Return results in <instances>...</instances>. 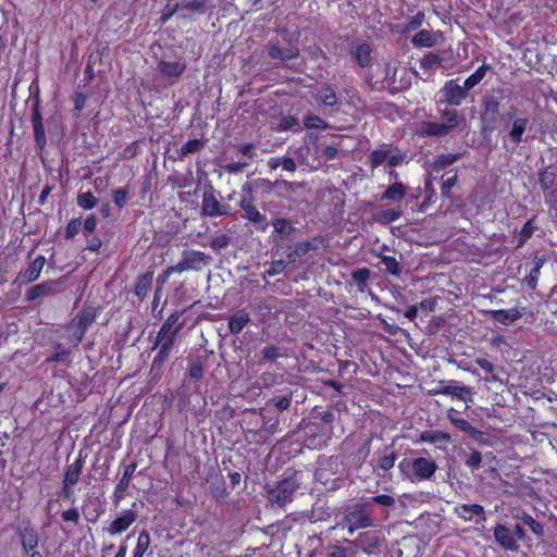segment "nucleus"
<instances>
[{
    "instance_id": "nucleus-1",
    "label": "nucleus",
    "mask_w": 557,
    "mask_h": 557,
    "mask_svg": "<svg viewBox=\"0 0 557 557\" xmlns=\"http://www.w3.org/2000/svg\"><path fill=\"white\" fill-rule=\"evenodd\" d=\"M440 114L443 122L423 121L420 123L419 133L423 136L444 137L466 121V117L454 109H444Z\"/></svg>"
},
{
    "instance_id": "nucleus-2",
    "label": "nucleus",
    "mask_w": 557,
    "mask_h": 557,
    "mask_svg": "<svg viewBox=\"0 0 557 557\" xmlns=\"http://www.w3.org/2000/svg\"><path fill=\"white\" fill-rule=\"evenodd\" d=\"M407 154L396 147L383 145L373 150L369 156V162L372 169L383 164L395 168L401 165L406 161Z\"/></svg>"
},
{
    "instance_id": "nucleus-3",
    "label": "nucleus",
    "mask_w": 557,
    "mask_h": 557,
    "mask_svg": "<svg viewBox=\"0 0 557 557\" xmlns=\"http://www.w3.org/2000/svg\"><path fill=\"white\" fill-rule=\"evenodd\" d=\"M400 469L405 472L409 469L412 474L407 476L412 481H423L431 479L437 470V465L434 460L424 457H419L411 460H404L399 465Z\"/></svg>"
},
{
    "instance_id": "nucleus-4",
    "label": "nucleus",
    "mask_w": 557,
    "mask_h": 557,
    "mask_svg": "<svg viewBox=\"0 0 557 557\" xmlns=\"http://www.w3.org/2000/svg\"><path fill=\"white\" fill-rule=\"evenodd\" d=\"M210 261L211 258L202 251L185 250L182 253V259L175 265L170 267V272L199 271Z\"/></svg>"
},
{
    "instance_id": "nucleus-5",
    "label": "nucleus",
    "mask_w": 557,
    "mask_h": 557,
    "mask_svg": "<svg viewBox=\"0 0 557 557\" xmlns=\"http://www.w3.org/2000/svg\"><path fill=\"white\" fill-rule=\"evenodd\" d=\"M96 318L94 308H84L75 315L67 327V332L74 337V344L78 345L86 332Z\"/></svg>"
},
{
    "instance_id": "nucleus-6",
    "label": "nucleus",
    "mask_w": 557,
    "mask_h": 557,
    "mask_svg": "<svg viewBox=\"0 0 557 557\" xmlns=\"http://www.w3.org/2000/svg\"><path fill=\"white\" fill-rule=\"evenodd\" d=\"M297 484L293 480H283L274 488L268 491L269 500L280 507L292 502Z\"/></svg>"
},
{
    "instance_id": "nucleus-7",
    "label": "nucleus",
    "mask_w": 557,
    "mask_h": 557,
    "mask_svg": "<svg viewBox=\"0 0 557 557\" xmlns=\"http://www.w3.org/2000/svg\"><path fill=\"white\" fill-rule=\"evenodd\" d=\"M178 320L180 314L177 312L168 317L158 333L157 345L174 346L176 336L182 327V325L178 324Z\"/></svg>"
},
{
    "instance_id": "nucleus-8",
    "label": "nucleus",
    "mask_w": 557,
    "mask_h": 557,
    "mask_svg": "<svg viewBox=\"0 0 557 557\" xmlns=\"http://www.w3.org/2000/svg\"><path fill=\"white\" fill-rule=\"evenodd\" d=\"M429 394L430 395H449V396L457 398L459 400H462L465 403L472 400L471 389L468 386L461 385L456 381H450L448 384L440 385L433 389H430Z\"/></svg>"
},
{
    "instance_id": "nucleus-9",
    "label": "nucleus",
    "mask_w": 557,
    "mask_h": 557,
    "mask_svg": "<svg viewBox=\"0 0 557 557\" xmlns=\"http://www.w3.org/2000/svg\"><path fill=\"white\" fill-rule=\"evenodd\" d=\"M228 206H223L212 191H205L201 201V214L214 218L228 214Z\"/></svg>"
},
{
    "instance_id": "nucleus-10",
    "label": "nucleus",
    "mask_w": 557,
    "mask_h": 557,
    "mask_svg": "<svg viewBox=\"0 0 557 557\" xmlns=\"http://www.w3.org/2000/svg\"><path fill=\"white\" fill-rule=\"evenodd\" d=\"M457 517L465 521L481 523L486 520L483 506L478 504H462L454 508Z\"/></svg>"
},
{
    "instance_id": "nucleus-11",
    "label": "nucleus",
    "mask_w": 557,
    "mask_h": 557,
    "mask_svg": "<svg viewBox=\"0 0 557 557\" xmlns=\"http://www.w3.org/2000/svg\"><path fill=\"white\" fill-rule=\"evenodd\" d=\"M444 101L450 106H460L462 100L467 97V89L462 85H459L457 81L451 79L445 83L442 88Z\"/></svg>"
},
{
    "instance_id": "nucleus-12",
    "label": "nucleus",
    "mask_w": 557,
    "mask_h": 557,
    "mask_svg": "<svg viewBox=\"0 0 557 557\" xmlns=\"http://www.w3.org/2000/svg\"><path fill=\"white\" fill-rule=\"evenodd\" d=\"M137 512L133 509L123 510L104 530L110 535L121 534L137 520Z\"/></svg>"
},
{
    "instance_id": "nucleus-13",
    "label": "nucleus",
    "mask_w": 557,
    "mask_h": 557,
    "mask_svg": "<svg viewBox=\"0 0 557 557\" xmlns=\"http://www.w3.org/2000/svg\"><path fill=\"white\" fill-rule=\"evenodd\" d=\"M181 10L202 15L209 10V3L208 0H181L174 4L170 11V15H173Z\"/></svg>"
},
{
    "instance_id": "nucleus-14",
    "label": "nucleus",
    "mask_w": 557,
    "mask_h": 557,
    "mask_svg": "<svg viewBox=\"0 0 557 557\" xmlns=\"http://www.w3.org/2000/svg\"><path fill=\"white\" fill-rule=\"evenodd\" d=\"M511 124L507 125L508 136L513 145H519L522 141V136L530 124L528 117H511Z\"/></svg>"
},
{
    "instance_id": "nucleus-15",
    "label": "nucleus",
    "mask_w": 557,
    "mask_h": 557,
    "mask_svg": "<svg viewBox=\"0 0 557 557\" xmlns=\"http://www.w3.org/2000/svg\"><path fill=\"white\" fill-rule=\"evenodd\" d=\"M494 536L496 542L505 549L512 552L518 549L515 535L507 527L503 524L496 525L494 529Z\"/></svg>"
},
{
    "instance_id": "nucleus-16",
    "label": "nucleus",
    "mask_w": 557,
    "mask_h": 557,
    "mask_svg": "<svg viewBox=\"0 0 557 557\" xmlns=\"http://www.w3.org/2000/svg\"><path fill=\"white\" fill-rule=\"evenodd\" d=\"M486 314L494 321L504 324L510 325L518 319L522 317V312L517 308H511L508 310L499 309V310H490Z\"/></svg>"
},
{
    "instance_id": "nucleus-17",
    "label": "nucleus",
    "mask_w": 557,
    "mask_h": 557,
    "mask_svg": "<svg viewBox=\"0 0 557 557\" xmlns=\"http://www.w3.org/2000/svg\"><path fill=\"white\" fill-rule=\"evenodd\" d=\"M278 430V420L275 419L273 421L269 420L263 422L262 426L256 431H250L248 433V436L251 441H255L257 443L265 442L268 438L276 433Z\"/></svg>"
},
{
    "instance_id": "nucleus-18",
    "label": "nucleus",
    "mask_w": 557,
    "mask_h": 557,
    "mask_svg": "<svg viewBox=\"0 0 557 557\" xmlns=\"http://www.w3.org/2000/svg\"><path fill=\"white\" fill-rule=\"evenodd\" d=\"M450 440V435L442 431H424L420 434L421 442L434 444L440 449H445Z\"/></svg>"
},
{
    "instance_id": "nucleus-19",
    "label": "nucleus",
    "mask_w": 557,
    "mask_h": 557,
    "mask_svg": "<svg viewBox=\"0 0 557 557\" xmlns=\"http://www.w3.org/2000/svg\"><path fill=\"white\" fill-rule=\"evenodd\" d=\"M45 263L46 258L44 256H38L25 271L20 273L18 277L25 283L36 281L39 277Z\"/></svg>"
},
{
    "instance_id": "nucleus-20",
    "label": "nucleus",
    "mask_w": 557,
    "mask_h": 557,
    "mask_svg": "<svg viewBox=\"0 0 557 557\" xmlns=\"http://www.w3.org/2000/svg\"><path fill=\"white\" fill-rule=\"evenodd\" d=\"M345 521L346 523H350L357 529H364L373 525L372 519L362 509H356L347 513Z\"/></svg>"
},
{
    "instance_id": "nucleus-21",
    "label": "nucleus",
    "mask_w": 557,
    "mask_h": 557,
    "mask_svg": "<svg viewBox=\"0 0 557 557\" xmlns=\"http://www.w3.org/2000/svg\"><path fill=\"white\" fill-rule=\"evenodd\" d=\"M83 467L84 460L82 458H77L71 463L65 471L63 485H75L79 480Z\"/></svg>"
},
{
    "instance_id": "nucleus-22",
    "label": "nucleus",
    "mask_w": 557,
    "mask_h": 557,
    "mask_svg": "<svg viewBox=\"0 0 557 557\" xmlns=\"http://www.w3.org/2000/svg\"><path fill=\"white\" fill-rule=\"evenodd\" d=\"M250 321L249 314L245 310H239L228 319V330L232 334L240 333Z\"/></svg>"
},
{
    "instance_id": "nucleus-23",
    "label": "nucleus",
    "mask_w": 557,
    "mask_h": 557,
    "mask_svg": "<svg viewBox=\"0 0 557 557\" xmlns=\"http://www.w3.org/2000/svg\"><path fill=\"white\" fill-rule=\"evenodd\" d=\"M18 534L22 546L26 553H30V550L36 549L38 546V535L30 527L21 529Z\"/></svg>"
},
{
    "instance_id": "nucleus-24",
    "label": "nucleus",
    "mask_w": 557,
    "mask_h": 557,
    "mask_svg": "<svg viewBox=\"0 0 557 557\" xmlns=\"http://www.w3.org/2000/svg\"><path fill=\"white\" fill-rule=\"evenodd\" d=\"M185 64L180 61H161L159 64V70L162 73V75L170 78H177L178 76H181L185 71Z\"/></svg>"
},
{
    "instance_id": "nucleus-25",
    "label": "nucleus",
    "mask_w": 557,
    "mask_h": 557,
    "mask_svg": "<svg viewBox=\"0 0 557 557\" xmlns=\"http://www.w3.org/2000/svg\"><path fill=\"white\" fill-rule=\"evenodd\" d=\"M406 193L407 187L405 186V184L400 182H395L386 188V190L382 195V199L397 202L405 197Z\"/></svg>"
},
{
    "instance_id": "nucleus-26",
    "label": "nucleus",
    "mask_w": 557,
    "mask_h": 557,
    "mask_svg": "<svg viewBox=\"0 0 557 557\" xmlns=\"http://www.w3.org/2000/svg\"><path fill=\"white\" fill-rule=\"evenodd\" d=\"M240 208L244 210V218L248 221L258 224L265 221V216L262 215L259 210L247 199H243L239 203Z\"/></svg>"
},
{
    "instance_id": "nucleus-27",
    "label": "nucleus",
    "mask_w": 557,
    "mask_h": 557,
    "mask_svg": "<svg viewBox=\"0 0 557 557\" xmlns=\"http://www.w3.org/2000/svg\"><path fill=\"white\" fill-rule=\"evenodd\" d=\"M453 412H455V410L451 408L447 416L451 424L462 432L469 434L471 437L476 438L480 432L473 428L466 419L458 418L454 416Z\"/></svg>"
},
{
    "instance_id": "nucleus-28",
    "label": "nucleus",
    "mask_w": 557,
    "mask_h": 557,
    "mask_svg": "<svg viewBox=\"0 0 557 557\" xmlns=\"http://www.w3.org/2000/svg\"><path fill=\"white\" fill-rule=\"evenodd\" d=\"M545 262V259L542 257H536L533 260V268L531 269L529 275L525 277V283L530 289H535L537 285V281L541 274V269Z\"/></svg>"
},
{
    "instance_id": "nucleus-29",
    "label": "nucleus",
    "mask_w": 557,
    "mask_h": 557,
    "mask_svg": "<svg viewBox=\"0 0 557 557\" xmlns=\"http://www.w3.org/2000/svg\"><path fill=\"white\" fill-rule=\"evenodd\" d=\"M459 158L460 153H447L437 156L432 164V169L433 171L440 172L457 162Z\"/></svg>"
},
{
    "instance_id": "nucleus-30",
    "label": "nucleus",
    "mask_w": 557,
    "mask_h": 557,
    "mask_svg": "<svg viewBox=\"0 0 557 557\" xmlns=\"http://www.w3.org/2000/svg\"><path fill=\"white\" fill-rule=\"evenodd\" d=\"M153 274L151 272L145 273L138 277V281L136 283L135 287V294L136 296L144 298L152 284Z\"/></svg>"
},
{
    "instance_id": "nucleus-31",
    "label": "nucleus",
    "mask_w": 557,
    "mask_h": 557,
    "mask_svg": "<svg viewBox=\"0 0 557 557\" xmlns=\"http://www.w3.org/2000/svg\"><path fill=\"white\" fill-rule=\"evenodd\" d=\"M371 272L367 268L358 269L351 273V278L357 289L361 293L364 292L367 287V282L369 281Z\"/></svg>"
},
{
    "instance_id": "nucleus-32",
    "label": "nucleus",
    "mask_w": 557,
    "mask_h": 557,
    "mask_svg": "<svg viewBox=\"0 0 557 557\" xmlns=\"http://www.w3.org/2000/svg\"><path fill=\"white\" fill-rule=\"evenodd\" d=\"M401 215V211L398 209H384L380 210L375 214V221L381 224H389L397 221Z\"/></svg>"
},
{
    "instance_id": "nucleus-33",
    "label": "nucleus",
    "mask_w": 557,
    "mask_h": 557,
    "mask_svg": "<svg viewBox=\"0 0 557 557\" xmlns=\"http://www.w3.org/2000/svg\"><path fill=\"white\" fill-rule=\"evenodd\" d=\"M490 69L491 67L487 64H483L480 67H478L476 71L463 82V86L466 87V89L470 90L474 86H476L484 78L486 72Z\"/></svg>"
},
{
    "instance_id": "nucleus-34",
    "label": "nucleus",
    "mask_w": 557,
    "mask_h": 557,
    "mask_svg": "<svg viewBox=\"0 0 557 557\" xmlns=\"http://www.w3.org/2000/svg\"><path fill=\"white\" fill-rule=\"evenodd\" d=\"M53 292V283L52 282H46L42 284H38L33 286L26 294V298L29 301L35 300L41 295H47Z\"/></svg>"
},
{
    "instance_id": "nucleus-35",
    "label": "nucleus",
    "mask_w": 557,
    "mask_h": 557,
    "mask_svg": "<svg viewBox=\"0 0 557 557\" xmlns=\"http://www.w3.org/2000/svg\"><path fill=\"white\" fill-rule=\"evenodd\" d=\"M318 98L329 107H334L337 102V97L334 89L330 85H323L317 92Z\"/></svg>"
},
{
    "instance_id": "nucleus-36",
    "label": "nucleus",
    "mask_w": 557,
    "mask_h": 557,
    "mask_svg": "<svg viewBox=\"0 0 557 557\" xmlns=\"http://www.w3.org/2000/svg\"><path fill=\"white\" fill-rule=\"evenodd\" d=\"M268 188L277 189L280 193H294L297 188L301 187L300 183L288 182V181H267Z\"/></svg>"
},
{
    "instance_id": "nucleus-37",
    "label": "nucleus",
    "mask_w": 557,
    "mask_h": 557,
    "mask_svg": "<svg viewBox=\"0 0 557 557\" xmlns=\"http://www.w3.org/2000/svg\"><path fill=\"white\" fill-rule=\"evenodd\" d=\"M149 546L150 535L146 531L140 532L137 539L135 549L133 552V557H144Z\"/></svg>"
},
{
    "instance_id": "nucleus-38",
    "label": "nucleus",
    "mask_w": 557,
    "mask_h": 557,
    "mask_svg": "<svg viewBox=\"0 0 557 557\" xmlns=\"http://www.w3.org/2000/svg\"><path fill=\"white\" fill-rule=\"evenodd\" d=\"M354 55L361 66H368L371 61V48L367 44L359 45L354 51Z\"/></svg>"
},
{
    "instance_id": "nucleus-39",
    "label": "nucleus",
    "mask_w": 557,
    "mask_h": 557,
    "mask_svg": "<svg viewBox=\"0 0 557 557\" xmlns=\"http://www.w3.org/2000/svg\"><path fill=\"white\" fill-rule=\"evenodd\" d=\"M411 41L416 47H432L434 45L432 34L426 29L419 30Z\"/></svg>"
},
{
    "instance_id": "nucleus-40",
    "label": "nucleus",
    "mask_w": 557,
    "mask_h": 557,
    "mask_svg": "<svg viewBox=\"0 0 557 557\" xmlns=\"http://www.w3.org/2000/svg\"><path fill=\"white\" fill-rule=\"evenodd\" d=\"M136 468H137L136 463H131L125 467L123 475H122L121 480L119 481V483L116 484L119 492H125L128 488L131 480L134 475Z\"/></svg>"
},
{
    "instance_id": "nucleus-41",
    "label": "nucleus",
    "mask_w": 557,
    "mask_h": 557,
    "mask_svg": "<svg viewBox=\"0 0 557 557\" xmlns=\"http://www.w3.org/2000/svg\"><path fill=\"white\" fill-rule=\"evenodd\" d=\"M381 262L385 267V270L392 275L398 276L401 273V268L396 258L392 256H382Z\"/></svg>"
},
{
    "instance_id": "nucleus-42",
    "label": "nucleus",
    "mask_w": 557,
    "mask_h": 557,
    "mask_svg": "<svg viewBox=\"0 0 557 557\" xmlns=\"http://www.w3.org/2000/svg\"><path fill=\"white\" fill-rule=\"evenodd\" d=\"M273 227L277 234L283 238H287L293 232V226L289 221L285 219H276L273 222Z\"/></svg>"
},
{
    "instance_id": "nucleus-43",
    "label": "nucleus",
    "mask_w": 557,
    "mask_h": 557,
    "mask_svg": "<svg viewBox=\"0 0 557 557\" xmlns=\"http://www.w3.org/2000/svg\"><path fill=\"white\" fill-rule=\"evenodd\" d=\"M304 124L309 129H326L329 125L317 115H307L304 120Z\"/></svg>"
},
{
    "instance_id": "nucleus-44",
    "label": "nucleus",
    "mask_w": 557,
    "mask_h": 557,
    "mask_svg": "<svg viewBox=\"0 0 557 557\" xmlns=\"http://www.w3.org/2000/svg\"><path fill=\"white\" fill-rule=\"evenodd\" d=\"M97 203L95 196L90 193H82L77 196V205L83 209H92Z\"/></svg>"
},
{
    "instance_id": "nucleus-45",
    "label": "nucleus",
    "mask_w": 557,
    "mask_h": 557,
    "mask_svg": "<svg viewBox=\"0 0 557 557\" xmlns=\"http://www.w3.org/2000/svg\"><path fill=\"white\" fill-rule=\"evenodd\" d=\"M373 503L381 505L383 507H393L395 505V498L389 495H377L374 497H370L364 503V506H370Z\"/></svg>"
},
{
    "instance_id": "nucleus-46",
    "label": "nucleus",
    "mask_w": 557,
    "mask_h": 557,
    "mask_svg": "<svg viewBox=\"0 0 557 557\" xmlns=\"http://www.w3.org/2000/svg\"><path fill=\"white\" fill-rule=\"evenodd\" d=\"M534 230L535 227L533 226L532 220L524 223L520 232L519 247H521L533 235Z\"/></svg>"
},
{
    "instance_id": "nucleus-47",
    "label": "nucleus",
    "mask_w": 557,
    "mask_h": 557,
    "mask_svg": "<svg viewBox=\"0 0 557 557\" xmlns=\"http://www.w3.org/2000/svg\"><path fill=\"white\" fill-rule=\"evenodd\" d=\"M457 178H458L457 173H455L454 175H451L443 181L442 186H441V191L444 197H446V198L450 197L451 188L456 185Z\"/></svg>"
},
{
    "instance_id": "nucleus-48",
    "label": "nucleus",
    "mask_w": 557,
    "mask_h": 557,
    "mask_svg": "<svg viewBox=\"0 0 557 557\" xmlns=\"http://www.w3.org/2000/svg\"><path fill=\"white\" fill-rule=\"evenodd\" d=\"M554 182L555 174L553 172L545 170L540 174V185L544 190L549 189L554 185Z\"/></svg>"
},
{
    "instance_id": "nucleus-49",
    "label": "nucleus",
    "mask_w": 557,
    "mask_h": 557,
    "mask_svg": "<svg viewBox=\"0 0 557 557\" xmlns=\"http://www.w3.org/2000/svg\"><path fill=\"white\" fill-rule=\"evenodd\" d=\"M202 146L203 144L199 139H190L182 146L181 151L184 154L194 153L199 151Z\"/></svg>"
},
{
    "instance_id": "nucleus-50",
    "label": "nucleus",
    "mask_w": 557,
    "mask_h": 557,
    "mask_svg": "<svg viewBox=\"0 0 557 557\" xmlns=\"http://www.w3.org/2000/svg\"><path fill=\"white\" fill-rule=\"evenodd\" d=\"M466 466L471 469H479L482 463V455L479 450H472L465 461Z\"/></svg>"
},
{
    "instance_id": "nucleus-51",
    "label": "nucleus",
    "mask_w": 557,
    "mask_h": 557,
    "mask_svg": "<svg viewBox=\"0 0 557 557\" xmlns=\"http://www.w3.org/2000/svg\"><path fill=\"white\" fill-rule=\"evenodd\" d=\"M128 200V190L125 188L116 189L113 193V201L119 208H123Z\"/></svg>"
},
{
    "instance_id": "nucleus-52",
    "label": "nucleus",
    "mask_w": 557,
    "mask_h": 557,
    "mask_svg": "<svg viewBox=\"0 0 557 557\" xmlns=\"http://www.w3.org/2000/svg\"><path fill=\"white\" fill-rule=\"evenodd\" d=\"M522 520H523V523L527 524L534 534H536V535L543 534V531H544L543 525L540 522H537L535 519H533L531 516L527 515L522 518Z\"/></svg>"
},
{
    "instance_id": "nucleus-53",
    "label": "nucleus",
    "mask_w": 557,
    "mask_h": 557,
    "mask_svg": "<svg viewBox=\"0 0 557 557\" xmlns=\"http://www.w3.org/2000/svg\"><path fill=\"white\" fill-rule=\"evenodd\" d=\"M484 107V117L491 116L492 119H494L498 112V101L494 98H488L485 101Z\"/></svg>"
},
{
    "instance_id": "nucleus-54",
    "label": "nucleus",
    "mask_w": 557,
    "mask_h": 557,
    "mask_svg": "<svg viewBox=\"0 0 557 557\" xmlns=\"http://www.w3.org/2000/svg\"><path fill=\"white\" fill-rule=\"evenodd\" d=\"M298 125H299V121L296 117H294L292 115H287V116H283L281 119L278 128L281 131H288V129L295 128Z\"/></svg>"
},
{
    "instance_id": "nucleus-55",
    "label": "nucleus",
    "mask_w": 557,
    "mask_h": 557,
    "mask_svg": "<svg viewBox=\"0 0 557 557\" xmlns=\"http://www.w3.org/2000/svg\"><path fill=\"white\" fill-rule=\"evenodd\" d=\"M82 222L78 219L71 220L65 228V237L73 238L81 230Z\"/></svg>"
},
{
    "instance_id": "nucleus-56",
    "label": "nucleus",
    "mask_w": 557,
    "mask_h": 557,
    "mask_svg": "<svg viewBox=\"0 0 557 557\" xmlns=\"http://www.w3.org/2000/svg\"><path fill=\"white\" fill-rule=\"evenodd\" d=\"M286 267H287V262L284 260L274 261V262H272L270 268L267 270V274L269 276H274L276 274L282 273Z\"/></svg>"
},
{
    "instance_id": "nucleus-57",
    "label": "nucleus",
    "mask_w": 557,
    "mask_h": 557,
    "mask_svg": "<svg viewBox=\"0 0 557 557\" xmlns=\"http://www.w3.org/2000/svg\"><path fill=\"white\" fill-rule=\"evenodd\" d=\"M395 455L394 453H391V454H387V455H384L382 456L380 459H379V467L383 470H389L394 467L395 465Z\"/></svg>"
},
{
    "instance_id": "nucleus-58",
    "label": "nucleus",
    "mask_w": 557,
    "mask_h": 557,
    "mask_svg": "<svg viewBox=\"0 0 557 557\" xmlns=\"http://www.w3.org/2000/svg\"><path fill=\"white\" fill-rule=\"evenodd\" d=\"M36 144L42 148L46 145V133L44 125L33 126Z\"/></svg>"
},
{
    "instance_id": "nucleus-59",
    "label": "nucleus",
    "mask_w": 557,
    "mask_h": 557,
    "mask_svg": "<svg viewBox=\"0 0 557 557\" xmlns=\"http://www.w3.org/2000/svg\"><path fill=\"white\" fill-rule=\"evenodd\" d=\"M423 20H424V13L423 12H418L414 16H412L408 24H407V29L408 30H414L417 29L418 27H420L423 23Z\"/></svg>"
},
{
    "instance_id": "nucleus-60",
    "label": "nucleus",
    "mask_w": 557,
    "mask_h": 557,
    "mask_svg": "<svg viewBox=\"0 0 557 557\" xmlns=\"http://www.w3.org/2000/svg\"><path fill=\"white\" fill-rule=\"evenodd\" d=\"M62 519L65 522L77 523L79 520V512L77 508H71L62 512Z\"/></svg>"
},
{
    "instance_id": "nucleus-61",
    "label": "nucleus",
    "mask_w": 557,
    "mask_h": 557,
    "mask_svg": "<svg viewBox=\"0 0 557 557\" xmlns=\"http://www.w3.org/2000/svg\"><path fill=\"white\" fill-rule=\"evenodd\" d=\"M230 244V238L226 235H220L212 239L211 247L213 249L226 248Z\"/></svg>"
},
{
    "instance_id": "nucleus-62",
    "label": "nucleus",
    "mask_w": 557,
    "mask_h": 557,
    "mask_svg": "<svg viewBox=\"0 0 557 557\" xmlns=\"http://www.w3.org/2000/svg\"><path fill=\"white\" fill-rule=\"evenodd\" d=\"M172 348L173 347L168 346V345H159V351H158L157 356L154 357V362L164 361L169 357Z\"/></svg>"
},
{
    "instance_id": "nucleus-63",
    "label": "nucleus",
    "mask_w": 557,
    "mask_h": 557,
    "mask_svg": "<svg viewBox=\"0 0 557 557\" xmlns=\"http://www.w3.org/2000/svg\"><path fill=\"white\" fill-rule=\"evenodd\" d=\"M275 405V407L281 410V411H284L286 409H288V407L290 406V397L288 396H282V397H277V398H274L272 400Z\"/></svg>"
},
{
    "instance_id": "nucleus-64",
    "label": "nucleus",
    "mask_w": 557,
    "mask_h": 557,
    "mask_svg": "<svg viewBox=\"0 0 557 557\" xmlns=\"http://www.w3.org/2000/svg\"><path fill=\"white\" fill-rule=\"evenodd\" d=\"M263 358L265 360H274L278 357V349L275 346H267L262 350Z\"/></svg>"
}]
</instances>
